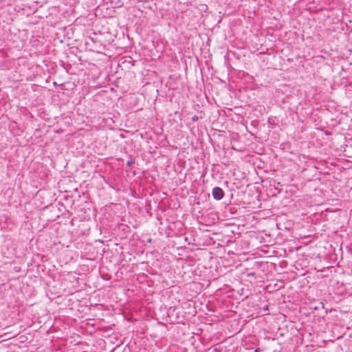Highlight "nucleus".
Instances as JSON below:
<instances>
[{"instance_id":"1","label":"nucleus","mask_w":352,"mask_h":352,"mask_svg":"<svg viewBox=\"0 0 352 352\" xmlns=\"http://www.w3.org/2000/svg\"><path fill=\"white\" fill-rule=\"evenodd\" d=\"M212 197L216 200H221L223 199L224 196V192L223 190L219 187H214L212 189Z\"/></svg>"},{"instance_id":"2","label":"nucleus","mask_w":352,"mask_h":352,"mask_svg":"<svg viewBox=\"0 0 352 352\" xmlns=\"http://www.w3.org/2000/svg\"><path fill=\"white\" fill-rule=\"evenodd\" d=\"M199 120V117L197 116V115H195L194 116L192 117V120L193 122H196Z\"/></svg>"},{"instance_id":"3","label":"nucleus","mask_w":352,"mask_h":352,"mask_svg":"<svg viewBox=\"0 0 352 352\" xmlns=\"http://www.w3.org/2000/svg\"><path fill=\"white\" fill-rule=\"evenodd\" d=\"M133 163H134V162L131 160L126 162V165H127V166H131Z\"/></svg>"}]
</instances>
